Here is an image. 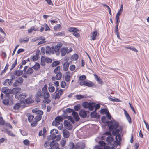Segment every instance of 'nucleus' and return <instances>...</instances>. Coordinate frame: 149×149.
<instances>
[{
  "label": "nucleus",
  "instance_id": "obj_1",
  "mask_svg": "<svg viewBox=\"0 0 149 149\" xmlns=\"http://www.w3.org/2000/svg\"><path fill=\"white\" fill-rule=\"evenodd\" d=\"M108 123H109V124L108 126L109 127V131H112L113 129H115L119 127V123L114 120L109 121Z\"/></svg>",
  "mask_w": 149,
  "mask_h": 149
},
{
  "label": "nucleus",
  "instance_id": "obj_2",
  "mask_svg": "<svg viewBox=\"0 0 149 149\" xmlns=\"http://www.w3.org/2000/svg\"><path fill=\"white\" fill-rule=\"evenodd\" d=\"M90 113V112L88 111H85L84 110L81 109L80 111L79 114L80 116L83 118H85L86 117H88L89 115L87 116V114Z\"/></svg>",
  "mask_w": 149,
  "mask_h": 149
},
{
  "label": "nucleus",
  "instance_id": "obj_3",
  "mask_svg": "<svg viewBox=\"0 0 149 149\" xmlns=\"http://www.w3.org/2000/svg\"><path fill=\"white\" fill-rule=\"evenodd\" d=\"M123 128L121 126H120L118 128L113 129L112 131V134L113 136H115L117 134H119L120 132H122Z\"/></svg>",
  "mask_w": 149,
  "mask_h": 149
},
{
  "label": "nucleus",
  "instance_id": "obj_4",
  "mask_svg": "<svg viewBox=\"0 0 149 149\" xmlns=\"http://www.w3.org/2000/svg\"><path fill=\"white\" fill-rule=\"evenodd\" d=\"M90 116L92 118H96L99 119L100 118V115L97 114L96 111H94L90 113Z\"/></svg>",
  "mask_w": 149,
  "mask_h": 149
},
{
  "label": "nucleus",
  "instance_id": "obj_5",
  "mask_svg": "<svg viewBox=\"0 0 149 149\" xmlns=\"http://www.w3.org/2000/svg\"><path fill=\"white\" fill-rule=\"evenodd\" d=\"M85 147V144L83 142H79L77 143L75 149H84Z\"/></svg>",
  "mask_w": 149,
  "mask_h": 149
},
{
  "label": "nucleus",
  "instance_id": "obj_6",
  "mask_svg": "<svg viewBox=\"0 0 149 149\" xmlns=\"http://www.w3.org/2000/svg\"><path fill=\"white\" fill-rule=\"evenodd\" d=\"M34 102V101L32 100L31 97H29L24 100H22L21 101V103H23V104H25V103L27 104L32 103Z\"/></svg>",
  "mask_w": 149,
  "mask_h": 149
},
{
  "label": "nucleus",
  "instance_id": "obj_7",
  "mask_svg": "<svg viewBox=\"0 0 149 149\" xmlns=\"http://www.w3.org/2000/svg\"><path fill=\"white\" fill-rule=\"evenodd\" d=\"M49 145L51 148L53 147H56V149H60L59 147V144L57 142H55V140H52L49 143Z\"/></svg>",
  "mask_w": 149,
  "mask_h": 149
},
{
  "label": "nucleus",
  "instance_id": "obj_8",
  "mask_svg": "<svg viewBox=\"0 0 149 149\" xmlns=\"http://www.w3.org/2000/svg\"><path fill=\"white\" fill-rule=\"evenodd\" d=\"M124 114L128 122L130 123H132V120L129 114L128 113H127V111L125 110L124 109Z\"/></svg>",
  "mask_w": 149,
  "mask_h": 149
},
{
  "label": "nucleus",
  "instance_id": "obj_9",
  "mask_svg": "<svg viewBox=\"0 0 149 149\" xmlns=\"http://www.w3.org/2000/svg\"><path fill=\"white\" fill-rule=\"evenodd\" d=\"M72 114L76 121L77 122L79 121L80 119V118L77 112L75 111H73L72 112Z\"/></svg>",
  "mask_w": 149,
  "mask_h": 149
},
{
  "label": "nucleus",
  "instance_id": "obj_10",
  "mask_svg": "<svg viewBox=\"0 0 149 149\" xmlns=\"http://www.w3.org/2000/svg\"><path fill=\"white\" fill-rule=\"evenodd\" d=\"M64 115H63V117L60 116H58L56 117L55 119L56 123H58V124L60 123V122L62 121L63 119H64V117H63Z\"/></svg>",
  "mask_w": 149,
  "mask_h": 149
},
{
  "label": "nucleus",
  "instance_id": "obj_11",
  "mask_svg": "<svg viewBox=\"0 0 149 149\" xmlns=\"http://www.w3.org/2000/svg\"><path fill=\"white\" fill-rule=\"evenodd\" d=\"M75 97L78 100H80L83 98H86L87 97H88L87 95H82L81 94L77 95L75 96Z\"/></svg>",
  "mask_w": 149,
  "mask_h": 149
},
{
  "label": "nucleus",
  "instance_id": "obj_12",
  "mask_svg": "<svg viewBox=\"0 0 149 149\" xmlns=\"http://www.w3.org/2000/svg\"><path fill=\"white\" fill-rule=\"evenodd\" d=\"M94 75L96 80L100 84L102 85L103 84V81L102 79H101L97 74H94Z\"/></svg>",
  "mask_w": 149,
  "mask_h": 149
},
{
  "label": "nucleus",
  "instance_id": "obj_13",
  "mask_svg": "<svg viewBox=\"0 0 149 149\" xmlns=\"http://www.w3.org/2000/svg\"><path fill=\"white\" fill-rule=\"evenodd\" d=\"M63 136L65 138H68L70 136L69 132L66 129H64L63 130Z\"/></svg>",
  "mask_w": 149,
  "mask_h": 149
},
{
  "label": "nucleus",
  "instance_id": "obj_14",
  "mask_svg": "<svg viewBox=\"0 0 149 149\" xmlns=\"http://www.w3.org/2000/svg\"><path fill=\"white\" fill-rule=\"evenodd\" d=\"M68 47H64L61 49V56H65L66 54V53H68Z\"/></svg>",
  "mask_w": 149,
  "mask_h": 149
},
{
  "label": "nucleus",
  "instance_id": "obj_15",
  "mask_svg": "<svg viewBox=\"0 0 149 149\" xmlns=\"http://www.w3.org/2000/svg\"><path fill=\"white\" fill-rule=\"evenodd\" d=\"M62 45L63 44L62 43L58 44L54 47V51L56 52H58Z\"/></svg>",
  "mask_w": 149,
  "mask_h": 149
},
{
  "label": "nucleus",
  "instance_id": "obj_16",
  "mask_svg": "<svg viewBox=\"0 0 149 149\" xmlns=\"http://www.w3.org/2000/svg\"><path fill=\"white\" fill-rule=\"evenodd\" d=\"M69 63L68 61L65 62L63 65V68L64 71H66L68 69Z\"/></svg>",
  "mask_w": 149,
  "mask_h": 149
},
{
  "label": "nucleus",
  "instance_id": "obj_17",
  "mask_svg": "<svg viewBox=\"0 0 149 149\" xmlns=\"http://www.w3.org/2000/svg\"><path fill=\"white\" fill-rule=\"evenodd\" d=\"M63 111V112L65 116L67 115V114L66 112L68 113H72L73 111H74V110H73V109H71L70 108H68L66 109V111L65 110Z\"/></svg>",
  "mask_w": 149,
  "mask_h": 149
},
{
  "label": "nucleus",
  "instance_id": "obj_18",
  "mask_svg": "<svg viewBox=\"0 0 149 149\" xmlns=\"http://www.w3.org/2000/svg\"><path fill=\"white\" fill-rule=\"evenodd\" d=\"M64 119H67L69 120L73 124L75 123V121L73 119V117L71 116H67V115L64 116H63Z\"/></svg>",
  "mask_w": 149,
  "mask_h": 149
},
{
  "label": "nucleus",
  "instance_id": "obj_19",
  "mask_svg": "<svg viewBox=\"0 0 149 149\" xmlns=\"http://www.w3.org/2000/svg\"><path fill=\"white\" fill-rule=\"evenodd\" d=\"M68 31L69 32H74V31H79V30L77 28L70 27L68 29Z\"/></svg>",
  "mask_w": 149,
  "mask_h": 149
},
{
  "label": "nucleus",
  "instance_id": "obj_20",
  "mask_svg": "<svg viewBox=\"0 0 149 149\" xmlns=\"http://www.w3.org/2000/svg\"><path fill=\"white\" fill-rule=\"evenodd\" d=\"M108 111V109L107 108H102L100 111V113L102 115L106 114Z\"/></svg>",
  "mask_w": 149,
  "mask_h": 149
},
{
  "label": "nucleus",
  "instance_id": "obj_21",
  "mask_svg": "<svg viewBox=\"0 0 149 149\" xmlns=\"http://www.w3.org/2000/svg\"><path fill=\"white\" fill-rule=\"evenodd\" d=\"M22 103H21V102H20V103H17L13 107V109L15 110L18 109L21 107V104Z\"/></svg>",
  "mask_w": 149,
  "mask_h": 149
},
{
  "label": "nucleus",
  "instance_id": "obj_22",
  "mask_svg": "<svg viewBox=\"0 0 149 149\" xmlns=\"http://www.w3.org/2000/svg\"><path fill=\"white\" fill-rule=\"evenodd\" d=\"M94 109V102H89L88 109L90 111H93Z\"/></svg>",
  "mask_w": 149,
  "mask_h": 149
},
{
  "label": "nucleus",
  "instance_id": "obj_23",
  "mask_svg": "<svg viewBox=\"0 0 149 149\" xmlns=\"http://www.w3.org/2000/svg\"><path fill=\"white\" fill-rule=\"evenodd\" d=\"M40 64L38 63H36L32 67L36 71H37L40 69Z\"/></svg>",
  "mask_w": 149,
  "mask_h": 149
},
{
  "label": "nucleus",
  "instance_id": "obj_24",
  "mask_svg": "<svg viewBox=\"0 0 149 149\" xmlns=\"http://www.w3.org/2000/svg\"><path fill=\"white\" fill-rule=\"evenodd\" d=\"M52 84L51 83H49V87L48 88V89L49 92H54L55 89V87L52 85Z\"/></svg>",
  "mask_w": 149,
  "mask_h": 149
},
{
  "label": "nucleus",
  "instance_id": "obj_25",
  "mask_svg": "<svg viewBox=\"0 0 149 149\" xmlns=\"http://www.w3.org/2000/svg\"><path fill=\"white\" fill-rule=\"evenodd\" d=\"M94 85V83L91 81H90L89 82L86 81L85 85L86 86L91 87H93Z\"/></svg>",
  "mask_w": 149,
  "mask_h": 149
},
{
  "label": "nucleus",
  "instance_id": "obj_26",
  "mask_svg": "<svg viewBox=\"0 0 149 149\" xmlns=\"http://www.w3.org/2000/svg\"><path fill=\"white\" fill-rule=\"evenodd\" d=\"M13 94H17L19 93L21 91V89L20 88H13Z\"/></svg>",
  "mask_w": 149,
  "mask_h": 149
},
{
  "label": "nucleus",
  "instance_id": "obj_27",
  "mask_svg": "<svg viewBox=\"0 0 149 149\" xmlns=\"http://www.w3.org/2000/svg\"><path fill=\"white\" fill-rule=\"evenodd\" d=\"M101 121H102L104 123L106 124V125H108L109 123H108V122L109 121H107L106 120V118L105 116H103L101 118Z\"/></svg>",
  "mask_w": 149,
  "mask_h": 149
},
{
  "label": "nucleus",
  "instance_id": "obj_28",
  "mask_svg": "<svg viewBox=\"0 0 149 149\" xmlns=\"http://www.w3.org/2000/svg\"><path fill=\"white\" fill-rule=\"evenodd\" d=\"M35 96H37L41 98L42 97L43 95L41 93V90L40 88L38 89V91L37 92Z\"/></svg>",
  "mask_w": 149,
  "mask_h": 149
},
{
  "label": "nucleus",
  "instance_id": "obj_29",
  "mask_svg": "<svg viewBox=\"0 0 149 149\" xmlns=\"http://www.w3.org/2000/svg\"><path fill=\"white\" fill-rule=\"evenodd\" d=\"M54 36H61L65 35V33L64 31L61 32H58L57 33H55L54 34Z\"/></svg>",
  "mask_w": 149,
  "mask_h": 149
},
{
  "label": "nucleus",
  "instance_id": "obj_30",
  "mask_svg": "<svg viewBox=\"0 0 149 149\" xmlns=\"http://www.w3.org/2000/svg\"><path fill=\"white\" fill-rule=\"evenodd\" d=\"M33 72L34 70L32 69V67H29L26 71V73L28 74H31L33 73Z\"/></svg>",
  "mask_w": 149,
  "mask_h": 149
},
{
  "label": "nucleus",
  "instance_id": "obj_31",
  "mask_svg": "<svg viewBox=\"0 0 149 149\" xmlns=\"http://www.w3.org/2000/svg\"><path fill=\"white\" fill-rule=\"evenodd\" d=\"M58 130L56 129L52 130L50 132V134L52 135H55L58 133Z\"/></svg>",
  "mask_w": 149,
  "mask_h": 149
},
{
  "label": "nucleus",
  "instance_id": "obj_32",
  "mask_svg": "<svg viewBox=\"0 0 149 149\" xmlns=\"http://www.w3.org/2000/svg\"><path fill=\"white\" fill-rule=\"evenodd\" d=\"M82 106L85 109L88 108H89V102H84L82 103Z\"/></svg>",
  "mask_w": 149,
  "mask_h": 149
},
{
  "label": "nucleus",
  "instance_id": "obj_33",
  "mask_svg": "<svg viewBox=\"0 0 149 149\" xmlns=\"http://www.w3.org/2000/svg\"><path fill=\"white\" fill-rule=\"evenodd\" d=\"M50 97V94L48 92H44L43 98L45 100L48 99Z\"/></svg>",
  "mask_w": 149,
  "mask_h": 149
},
{
  "label": "nucleus",
  "instance_id": "obj_34",
  "mask_svg": "<svg viewBox=\"0 0 149 149\" xmlns=\"http://www.w3.org/2000/svg\"><path fill=\"white\" fill-rule=\"evenodd\" d=\"M60 62L58 61H54L52 64V66L54 67L60 64Z\"/></svg>",
  "mask_w": 149,
  "mask_h": 149
},
{
  "label": "nucleus",
  "instance_id": "obj_35",
  "mask_svg": "<svg viewBox=\"0 0 149 149\" xmlns=\"http://www.w3.org/2000/svg\"><path fill=\"white\" fill-rule=\"evenodd\" d=\"M66 143V141L64 138H62L61 140L60 144L62 147H64Z\"/></svg>",
  "mask_w": 149,
  "mask_h": 149
},
{
  "label": "nucleus",
  "instance_id": "obj_36",
  "mask_svg": "<svg viewBox=\"0 0 149 149\" xmlns=\"http://www.w3.org/2000/svg\"><path fill=\"white\" fill-rule=\"evenodd\" d=\"M123 5L122 4L119 10L118 11V13L116 15V16H120L122 12L123 11Z\"/></svg>",
  "mask_w": 149,
  "mask_h": 149
},
{
  "label": "nucleus",
  "instance_id": "obj_37",
  "mask_svg": "<svg viewBox=\"0 0 149 149\" xmlns=\"http://www.w3.org/2000/svg\"><path fill=\"white\" fill-rule=\"evenodd\" d=\"M125 48L126 49H130L132 51H134L136 52H138V50L135 48L133 47L132 46L125 47Z\"/></svg>",
  "mask_w": 149,
  "mask_h": 149
},
{
  "label": "nucleus",
  "instance_id": "obj_38",
  "mask_svg": "<svg viewBox=\"0 0 149 149\" xmlns=\"http://www.w3.org/2000/svg\"><path fill=\"white\" fill-rule=\"evenodd\" d=\"M100 107V104L99 103L97 104L94 102V108L95 111H96Z\"/></svg>",
  "mask_w": 149,
  "mask_h": 149
},
{
  "label": "nucleus",
  "instance_id": "obj_39",
  "mask_svg": "<svg viewBox=\"0 0 149 149\" xmlns=\"http://www.w3.org/2000/svg\"><path fill=\"white\" fill-rule=\"evenodd\" d=\"M80 105L78 104L74 106V110L75 111H78L80 109Z\"/></svg>",
  "mask_w": 149,
  "mask_h": 149
},
{
  "label": "nucleus",
  "instance_id": "obj_40",
  "mask_svg": "<svg viewBox=\"0 0 149 149\" xmlns=\"http://www.w3.org/2000/svg\"><path fill=\"white\" fill-rule=\"evenodd\" d=\"M97 34V31H94L92 34V39L93 40H95L96 39V37Z\"/></svg>",
  "mask_w": 149,
  "mask_h": 149
},
{
  "label": "nucleus",
  "instance_id": "obj_41",
  "mask_svg": "<svg viewBox=\"0 0 149 149\" xmlns=\"http://www.w3.org/2000/svg\"><path fill=\"white\" fill-rule=\"evenodd\" d=\"M71 58L73 60H77L78 58V56L77 54H74L72 56Z\"/></svg>",
  "mask_w": 149,
  "mask_h": 149
},
{
  "label": "nucleus",
  "instance_id": "obj_42",
  "mask_svg": "<svg viewBox=\"0 0 149 149\" xmlns=\"http://www.w3.org/2000/svg\"><path fill=\"white\" fill-rule=\"evenodd\" d=\"M25 38L26 39L25 40H24V39H20L19 40V42L20 43L22 42L27 43V42H28L29 40V38L27 37H26Z\"/></svg>",
  "mask_w": 149,
  "mask_h": 149
},
{
  "label": "nucleus",
  "instance_id": "obj_43",
  "mask_svg": "<svg viewBox=\"0 0 149 149\" xmlns=\"http://www.w3.org/2000/svg\"><path fill=\"white\" fill-rule=\"evenodd\" d=\"M7 134L9 136H13L15 137V135L13 134V132H11L10 131L7 130L6 132Z\"/></svg>",
  "mask_w": 149,
  "mask_h": 149
},
{
  "label": "nucleus",
  "instance_id": "obj_44",
  "mask_svg": "<svg viewBox=\"0 0 149 149\" xmlns=\"http://www.w3.org/2000/svg\"><path fill=\"white\" fill-rule=\"evenodd\" d=\"M3 103L5 105H8L9 104L8 99H5L2 101Z\"/></svg>",
  "mask_w": 149,
  "mask_h": 149
},
{
  "label": "nucleus",
  "instance_id": "obj_45",
  "mask_svg": "<svg viewBox=\"0 0 149 149\" xmlns=\"http://www.w3.org/2000/svg\"><path fill=\"white\" fill-rule=\"evenodd\" d=\"M51 51V48L49 46H47L46 48V54H50Z\"/></svg>",
  "mask_w": 149,
  "mask_h": 149
},
{
  "label": "nucleus",
  "instance_id": "obj_46",
  "mask_svg": "<svg viewBox=\"0 0 149 149\" xmlns=\"http://www.w3.org/2000/svg\"><path fill=\"white\" fill-rule=\"evenodd\" d=\"M40 54V51L39 50H37L36 51L35 53V55L36 57V58H35V60H38L39 58V54Z\"/></svg>",
  "mask_w": 149,
  "mask_h": 149
},
{
  "label": "nucleus",
  "instance_id": "obj_47",
  "mask_svg": "<svg viewBox=\"0 0 149 149\" xmlns=\"http://www.w3.org/2000/svg\"><path fill=\"white\" fill-rule=\"evenodd\" d=\"M109 100L113 102H120L121 101L118 98H112L111 97H109Z\"/></svg>",
  "mask_w": 149,
  "mask_h": 149
},
{
  "label": "nucleus",
  "instance_id": "obj_48",
  "mask_svg": "<svg viewBox=\"0 0 149 149\" xmlns=\"http://www.w3.org/2000/svg\"><path fill=\"white\" fill-rule=\"evenodd\" d=\"M70 149H73L75 147V145L72 142H70L68 144Z\"/></svg>",
  "mask_w": 149,
  "mask_h": 149
},
{
  "label": "nucleus",
  "instance_id": "obj_49",
  "mask_svg": "<svg viewBox=\"0 0 149 149\" xmlns=\"http://www.w3.org/2000/svg\"><path fill=\"white\" fill-rule=\"evenodd\" d=\"M113 138L111 136H108L106 139V141L110 143L113 140Z\"/></svg>",
  "mask_w": 149,
  "mask_h": 149
},
{
  "label": "nucleus",
  "instance_id": "obj_50",
  "mask_svg": "<svg viewBox=\"0 0 149 149\" xmlns=\"http://www.w3.org/2000/svg\"><path fill=\"white\" fill-rule=\"evenodd\" d=\"M9 89L7 87H3L2 89V92H3L4 93L8 92Z\"/></svg>",
  "mask_w": 149,
  "mask_h": 149
},
{
  "label": "nucleus",
  "instance_id": "obj_51",
  "mask_svg": "<svg viewBox=\"0 0 149 149\" xmlns=\"http://www.w3.org/2000/svg\"><path fill=\"white\" fill-rule=\"evenodd\" d=\"M98 143L100 146L101 147L104 146L106 144V143L104 141H100L98 142Z\"/></svg>",
  "mask_w": 149,
  "mask_h": 149
},
{
  "label": "nucleus",
  "instance_id": "obj_52",
  "mask_svg": "<svg viewBox=\"0 0 149 149\" xmlns=\"http://www.w3.org/2000/svg\"><path fill=\"white\" fill-rule=\"evenodd\" d=\"M60 70V66H58L56 67L54 70L53 72L55 74H57L58 71Z\"/></svg>",
  "mask_w": 149,
  "mask_h": 149
},
{
  "label": "nucleus",
  "instance_id": "obj_53",
  "mask_svg": "<svg viewBox=\"0 0 149 149\" xmlns=\"http://www.w3.org/2000/svg\"><path fill=\"white\" fill-rule=\"evenodd\" d=\"M42 117L40 115H37L34 118L35 120L38 122V121L40 120L42 118Z\"/></svg>",
  "mask_w": 149,
  "mask_h": 149
},
{
  "label": "nucleus",
  "instance_id": "obj_54",
  "mask_svg": "<svg viewBox=\"0 0 149 149\" xmlns=\"http://www.w3.org/2000/svg\"><path fill=\"white\" fill-rule=\"evenodd\" d=\"M5 121L4 120L2 117H0V125H4L5 124Z\"/></svg>",
  "mask_w": 149,
  "mask_h": 149
},
{
  "label": "nucleus",
  "instance_id": "obj_55",
  "mask_svg": "<svg viewBox=\"0 0 149 149\" xmlns=\"http://www.w3.org/2000/svg\"><path fill=\"white\" fill-rule=\"evenodd\" d=\"M34 117V116L33 115H30L28 117V120L29 122H31L32 121V120Z\"/></svg>",
  "mask_w": 149,
  "mask_h": 149
},
{
  "label": "nucleus",
  "instance_id": "obj_56",
  "mask_svg": "<svg viewBox=\"0 0 149 149\" xmlns=\"http://www.w3.org/2000/svg\"><path fill=\"white\" fill-rule=\"evenodd\" d=\"M71 76L69 74H67L65 77V81L67 82H68L70 81V79Z\"/></svg>",
  "mask_w": 149,
  "mask_h": 149
},
{
  "label": "nucleus",
  "instance_id": "obj_57",
  "mask_svg": "<svg viewBox=\"0 0 149 149\" xmlns=\"http://www.w3.org/2000/svg\"><path fill=\"white\" fill-rule=\"evenodd\" d=\"M61 28V25L59 24H57L54 26V29L55 31H57L59 29Z\"/></svg>",
  "mask_w": 149,
  "mask_h": 149
},
{
  "label": "nucleus",
  "instance_id": "obj_58",
  "mask_svg": "<svg viewBox=\"0 0 149 149\" xmlns=\"http://www.w3.org/2000/svg\"><path fill=\"white\" fill-rule=\"evenodd\" d=\"M60 84L61 87L62 88H64L65 87L66 83L64 81H62L61 82Z\"/></svg>",
  "mask_w": 149,
  "mask_h": 149
},
{
  "label": "nucleus",
  "instance_id": "obj_59",
  "mask_svg": "<svg viewBox=\"0 0 149 149\" xmlns=\"http://www.w3.org/2000/svg\"><path fill=\"white\" fill-rule=\"evenodd\" d=\"M10 76L11 77V79H10L9 81H13V80H14L15 79V74H13V73H12L11 72L10 73Z\"/></svg>",
  "mask_w": 149,
  "mask_h": 149
},
{
  "label": "nucleus",
  "instance_id": "obj_60",
  "mask_svg": "<svg viewBox=\"0 0 149 149\" xmlns=\"http://www.w3.org/2000/svg\"><path fill=\"white\" fill-rule=\"evenodd\" d=\"M9 66V64L8 63H6L4 70L2 71V73L5 72L6 71L8 70Z\"/></svg>",
  "mask_w": 149,
  "mask_h": 149
},
{
  "label": "nucleus",
  "instance_id": "obj_61",
  "mask_svg": "<svg viewBox=\"0 0 149 149\" xmlns=\"http://www.w3.org/2000/svg\"><path fill=\"white\" fill-rule=\"evenodd\" d=\"M86 76L85 75L80 76L79 77V79L80 80H84L86 79Z\"/></svg>",
  "mask_w": 149,
  "mask_h": 149
},
{
  "label": "nucleus",
  "instance_id": "obj_62",
  "mask_svg": "<svg viewBox=\"0 0 149 149\" xmlns=\"http://www.w3.org/2000/svg\"><path fill=\"white\" fill-rule=\"evenodd\" d=\"M19 70H15L14 71L13 74L16 76L17 77H19L20 76V74Z\"/></svg>",
  "mask_w": 149,
  "mask_h": 149
},
{
  "label": "nucleus",
  "instance_id": "obj_63",
  "mask_svg": "<svg viewBox=\"0 0 149 149\" xmlns=\"http://www.w3.org/2000/svg\"><path fill=\"white\" fill-rule=\"evenodd\" d=\"M20 132L23 136H27L28 134V133L24 130H20Z\"/></svg>",
  "mask_w": 149,
  "mask_h": 149
},
{
  "label": "nucleus",
  "instance_id": "obj_64",
  "mask_svg": "<svg viewBox=\"0 0 149 149\" xmlns=\"http://www.w3.org/2000/svg\"><path fill=\"white\" fill-rule=\"evenodd\" d=\"M78 31H74L73 33L74 36H75L76 38H78L80 36V34L77 32Z\"/></svg>",
  "mask_w": 149,
  "mask_h": 149
}]
</instances>
